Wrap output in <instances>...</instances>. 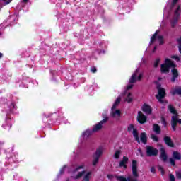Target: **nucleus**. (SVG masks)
I'll use <instances>...</instances> for the list:
<instances>
[{"mask_svg": "<svg viewBox=\"0 0 181 181\" xmlns=\"http://www.w3.org/2000/svg\"><path fill=\"white\" fill-rule=\"evenodd\" d=\"M172 67L173 69L171 70V82L175 83L176 79L179 77V71L175 68L176 67V64H175V63H173V62H172L170 59H166L165 63L160 65V71H161L162 74L169 73V69Z\"/></svg>", "mask_w": 181, "mask_h": 181, "instance_id": "1", "label": "nucleus"}, {"mask_svg": "<svg viewBox=\"0 0 181 181\" xmlns=\"http://www.w3.org/2000/svg\"><path fill=\"white\" fill-rule=\"evenodd\" d=\"M156 88L158 90V94L156 95V100H158L160 104H168V101L163 100L165 97H166V90L162 88V85L160 83H157Z\"/></svg>", "mask_w": 181, "mask_h": 181, "instance_id": "2", "label": "nucleus"}, {"mask_svg": "<svg viewBox=\"0 0 181 181\" xmlns=\"http://www.w3.org/2000/svg\"><path fill=\"white\" fill-rule=\"evenodd\" d=\"M98 131H101L96 124H95L93 127V129H87L85 131H83L81 134V138L83 139H89L90 136L94 134L95 132H98Z\"/></svg>", "mask_w": 181, "mask_h": 181, "instance_id": "3", "label": "nucleus"}, {"mask_svg": "<svg viewBox=\"0 0 181 181\" xmlns=\"http://www.w3.org/2000/svg\"><path fill=\"white\" fill-rule=\"evenodd\" d=\"M158 153H159V151L155 147H153L152 146H146V154L148 158L151 156H158Z\"/></svg>", "mask_w": 181, "mask_h": 181, "instance_id": "4", "label": "nucleus"}, {"mask_svg": "<svg viewBox=\"0 0 181 181\" xmlns=\"http://www.w3.org/2000/svg\"><path fill=\"white\" fill-rule=\"evenodd\" d=\"M110 117L115 121H119L121 119V110L119 109H112L110 110Z\"/></svg>", "mask_w": 181, "mask_h": 181, "instance_id": "5", "label": "nucleus"}, {"mask_svg": "<svg viewBox=\"0 0 181 181\" xmlns=\"http://www.w3.org/2000/svg\"><path fill=\"white\" fill-rule=\"evenodd\" d=\"M132 173L134 177H139L138 174V165L136 160L132 161Z\"/></svg>", "mask_w": 181, "mask_h": 181, "instance_id": "6", "label": "nucleus"}, {"mask_svg": "<svg viewBox=\"0 0 181 181\" xmlns=\"http://www.w3.org/2000/svg\"><path fill=\"white\" fill-rule=\"evenodd\" d=\"M102 117L103 119L95 124L100 130L103 129V125H104V124H107L110 120V117H108L107 115H102Z\"/></svg>", "mask_w": 181, "mask_h": 181, "instance_id": "7", "label": "nucleus"}, {"mask_svg": "<svg viewBox=\"0 0 181 181\" xmlns=\"http://www.w3.org/2000/svg\"><path fill=\"white\" fill-rule=\"evenodd\" d=\"M147 117L142 113V112H138L137 121L139 124H145L146 122Z\"/></svg>", "mask_w": 181, "mask_h": 181, "instance_id": "8", "label": "nucleus"}, {"mask_svg": "<svg viewBox=\"0 0 181 181\" xmlns=\"http://www.w3.org/2000/svg\"><path fill=\"white\" fill-rule=\"evenodd\" d=\"M160 158L161 160H163V162H166L168 160V155L166 154V150L165 149V147L161 146L160 148Z\"/></svg>", "mask_w": 181, "mask_h": 181, "instance_id": "9", "label": "nucleus"}, {"mask_svg": "<svg viewBox=\"0 0 181 181\" xmlns=\"http://www.w3.org/2000/svg\"><path fill=\"white\" fill-rule=\"evenodd\" d=\"M164 142L167 144V146H170V148H175V144L172 141V138L166 136L164 137Z\"/></svg>", "mask_w": 181, "mask_h": 181, "instance_id": "10", "label": "nucleus"}, {"mask_svg": "<svg viewBox=\"0 0 181 181\" xmlns=\"http://www.w3.org/2000/svg\"><path fill=\"white\" fill-rule=\"evenodd\" d=\"M122 100V97L121 95H119L116 100H115L112 106V110H116L117 107L119 105V104H121V100Z\"/></svg>", "mask_w": 181, "mask_h": 181, "instance_id": "11", "label": "nucleus"}, {"mask_svg": "<svg viewBox=\"0 0 181 181\" xmlns=\"http://www.w3.org/2000/svg\"><path fill=\"white\" fill-rule=\"evenodd\" d=\"M142 111L148 115L152 114V108L148 105H144L142 107Z\"/></svg>", "mask_w": 181, "mask_h": 181, "instance_id": "12", "label": "nucleus"}, {"mask_svg": "<svg viewBox=\"0 0 181 181\" xmlns=\"http://www.w3.org/2000/svg\"><path fill=\"white\" fill-rule=\"evenodd\" d=\"M170 93L172 95H176V94L181 95V86H175V88H173Z\"/></svg>", "mask_w": 181, "mask_h": 181, "instance_id": "13", "label": "nucleus"}, {"mask_svg": "<svg viewBox=\"0 0 181 181\" xmlns=\"http://www.w3.org/2000/svg\"><path fill=\"white\" fill-rule=\"evenodd\" d=\"M128 160H129L128 157L124 156L122 160L120 161V163H119V166L120 168H122V167H123V168H127V165H126L125 164H126V163H128Z\"/></svg>", "mask_w": 181, "mask_h": 181, "instance_id": "14", "label": "nucleus"}, {"mask_svg": "<svg viewBox=\"0 0 181 181\" xmlns=\"http://www.w3.org/2000/svg\"><path fill=\"white\" fill-rule=\"evenodd\" d=\"M136 77H138V74L134 73L129 80V84H135L136 83Z\"/></svg>", "mask_w": 181, "mask_h": 181, "instance_id": "15", "label": "nucleus"}, {"mask_svg": "<svg viewBox=\"0 0 181 181\" xmlns=\"http://www.w3.org/2000/svg\"><path fill=\"white\" fill-rule=\"evenodd\" d=\"M116 179H117V180H119V181H138L137 179L131 180V178H129V177L126 178L124 176H117Z\"/></svg>", "mask_w": 181, "mask_h": 181, "instance_id": "16", "label": "nucleus"}, {"mask_svg": "<svg viewBox=\"0 0 181 181\" xmlns=\"http://www.w3.org/2000/svg\"><path fill=\"white\" fill-rule=\"evenodd\" d=\"M173 158L175 159V160H180L181 159V154L177 151L173 152Z\"/></svg>", "mask_w": 181, "mask_h": 181, "instance_id": "17", "label": "nucleus"}, {"mask_svg": "<svg viewBox=\"0 0 181 181\" xmlns=\"http://www.w3.org/2000/svg\"><path fill=\"white\" fill-rule=\"evenodd\" d=\"M179 21V18L174 17L171 21L170 22L171 28H175L176 25H177V21Z\"/></svg>", "mask_w": 181, "mask_h": 181, "instance_id": "18", "label": "nucleus"}, {"mask_svg": "<svg viewBox=\"0 0 181 181\" xmlns=\"http://www.w3.org/2000/svg\"><path fill=\"white\" fill-rule=\"evenodd\" d=\"M132 134L133 136L135 138V141H136L138 144H141V141H139V136L138 135V130L136 129H134Z\"/></svg>", "mask_w": 181, "mask_h": 181, "instance_id": "19", "label": "nucleus"}, {"mask_svg": "<svg viewBox=\"0 0 181 181\" xmlns=\"http://www.w3.org/2000/svg\"><path fill=\"white\" fill-rule=\"evenodd\" d=\"M153 131L155 132V134L159 135L160 134V127L158 124H153Z\"/></svg>", "mask_w": 181, "mask_h": 181, "instance_id": "20", "label": "nucleus"}, {"mask_svg": "<svg viewBox=\"0 0 181 181\" xmlns=\"http://www.w3.org/2000/svg\"><path fill=\"white\" fill-rule=\"evenodd\" d=\"M181 7L180 5L177 6V8L174 11L175 16L176 18H180Z\"/></svg>", "mask_w": 181, "mask_h": 181, "instance_id": "21", "label": "nucleus"}, {"mask_svg": "<svg viewBox=\"0 0 181 181\" xmlns=\"http://www.w3.org/2000/svg\"><path fill=\"white\" fill-rule=\"evenodd\" d=\"M66 169H67V165H64L59 170V173L57 175V179L60 178V176H62V175H64V172L66 171Z\"/></svg>", "mask_w": 181, "mask_h": 181, "instance_id": "22", "label": "nucleus"}, {"mask_svg": "<svg viewBox=\"0 0 181 181\" xmlns=\"http://www.w3.org/2000/svg\"><path fill=\"white\" fill-rule=\"evenodd\" d=\"M140 139L143 144H146V133L142 132L140 136Z\"/></svg>", "mask_w": 181, "mask_h": 181, "instance_id": "23", "label": "nucleus"}, {"mask_svg": "<svg viewBox=\"0 0 181 181\" xmlns=\"http://www.w3.org/2000/svg\"><path fill=\"white\" fill-rule=\"evenodd\" d=\"M121 153H122V151H121V150H116L113 155V158H115V159H119Z\"/></svg>", "mask_w": 181, "mask_h": 181, "instance_id": "24", "label": "nucleus"}, {"mask_svg": "<svg viewBox=\"0 0 181 181\" xmlns=\"http://www.w3.org/2000/svg\"><path fill=\"white\" fill-rule=\"evenodd\" d=\"M101 155H103V150L101 148H98L93 156L100 158V156H101Z\"/></svg>", "mask_w": 181, "mask_h": 181, "instance_id": "25", "label": "nucleus"}, {"mask_svg": "<svg viewBox=\"0 0 181 181\" xmlns=\"http://www.w3.org/2000/svg\"><path fill=\"white\" fill-rule=\"evenodd\" d=\"M132 93H129L127 94V98H126L125 100H124L125 101H127V103H128V104L132 103V100H133V99H132Z\"/></svg>", "mask_w": 181, "mask_h": 181, "instance_id": "26", "label": "nucleus"}, {"mask_svg": "<svg viewBox=\"0 0 181 181\" xmlns=\"http://www.w3.org/2000/svg\"><path fill=\"white\" fill-rule=\"evenodd\" d=\"M159 30H158L153 35V36L151 37V43H153V42H155V40H156V36H158V33H159Z\"/></svg>", "mask_w": 181, "mask_h": 181, "instance_id": "27", "label": "nucleus"}, {"mask_svg": "<svg viewBox=\"0 0 181 181\" xmlns=\"http://www.w3.org/2000/svg\"><path fill=\"white\" fill-rule=\"evenodd\" d=\"M169 111L171 112V114H176V110L172 106V105H168Z\"/></svg>", "mask_w": 181, "mask_h": 181, "instance_id": "28", "label": "nucleus"}, {"mask_svg": "<svg viewBox=\"0 0 181 181\" xmlns=\"http://www.w3.org/2000/svg\"><path fill=\"white\" fill-rule=\"evenodd\" d=\"M134 129H135V127H134V124H129L127 127V131L128 132H133Z\"/></svg>", "mask_w": 181, "mask_h": 181, "instance_id": "29", "label": "nucleus"}, {"mask_svg": "<svg viewBox=\"0 0 181 181\" xmlns=\"http://www.w3.org/2000/svg\"><path fill=\"white\" fill-rule=\"evenodd\" d=\"M177 42L178 43L179 52H180V53H181V37L179 38H177Z\"/></svg>", "mask_w": 181, "mask_h": 181, "instance_id": "30", "label": "nucleus"}, {"mask_svg": "<svg viewBox=\"0 0 181 181\" xmlns=\"http://www.w3.org/2000/svg\"><path fill=\"white\" fill-rule=\"evenodd\" d=\"M100 158H98V157H95L94 156H93V166H95L98 163V160H99Z\"/></svg>", "mask_w": 181, "mask_h": 181, "instance_id": "31", "label": "nucleus"}, {"mask_svg": "<svg viewBox=\"0 0 181 181\" xmlns=\"http://www.w3.org/2000/svg\"><path fill=\"white\" fill-rule=\"evenodd\" d=\"M158 39L159 45H163V43H164L163 42V36L159 35L158 37Z\"/></svg>", "mask_w": 181, "mask_h": 181, "instance_id": "32", "label": "nucleus"}, {"mask_svg": "<svg viewBox=\"0 0 181 181\" xmlns=\"http://www.w3.org/2000/svg\"><path fill=\"white\" fill-rule=\"evenodd\" d=\"M80 169H84V166L83 165H79L76 168H75L73 170V173H76V172H78V170H80Z\"/></svg>", "mask_w": 181, "mask_h": 181, "instance_id": "33", "label": "nucleus"}, {"mask_svg": "<svg viewBox=\"0 0 181 181\" xmlns=\"http://www.w3.org/2000/svg\"><path fill=\"white\" fill-rule=\"evenodd\" d=\"M160 62V59L157 58L154 62V67L156 69L158 66H159V62Z\"/></svg>", "mask_w": 181, "mask_h": 181, "instance_id": "34", "label": "nucleus"}, {"mask_svg": "<svg viewBox=\"0 0 181 181\" xmlns=\"http://www.w3.org/2000/svg\"><path fill=\"white\" fill-rule=\"evenodd\" d=\"M151 139H153V141H154L155 142L159 141V139L155 134H151Z\"/></svg>", "mask_w": 181, "mask_h": 181, "instance_id": "35", "label": "nucleus"}, {"mask_svg": "<svg viewBox=\"0 0 181 181\" xmlns=\"http://www.w3.org/2000/svg\"><path fill=\"white\" fill-rule=\"evenodd\" d=\"M175 176L177 179H181V170L176 171Z\"/></svg>", "mask_w": 181, "mask_h": 181, "instance_id": "36", "label": "nucleus"}, {"mask_svg": "<svg viewBox=\"0 0 181 181\" xmlns=\"http://www.w3.org/2000/svg\"><path fill=\"white\" fill-rule=\"evenodd\" d=\"M169 160H170V165H172L173 166H175V165H176V162L175 161V158H170L169 159Z\"/></svg>", "mask_w": 181, "mask_h": 181, "instance_id": "37", "label": "nucleus"}, {"mask_svg": "<svg viewBox=\"0 0 181 181\" xmlns=\"http://www.w3.org/2000/svg\"><path fill=\"white\" fill-rule=\"evenodd\" d=\"M158 170L161 173V175H165V170H163V168L160 165L158 166Z\"/></svg>", "mask_w": 181, "mask_h": 181, "instance_id": "38", "label": "nucleus"}, {"mask_svg": "<svg viewBox=\"0 0 181 181\" xmlns=\"http://www.w3.org/2000/svg\"><path fill=\"white\" fill-rule=\"evenodd\" d=\"M2 2H4V5H8V4H11L12 2V0H1Z\"/></svg>", "mask_w": 181, "mask_h": 181, "instance_id": "39", "label": "nucleus"}, {"mask_svg": "<svg viewBox=\"0 0 181 181\" xmlns=\"http://www.w3.org/2000/svg\"><path fill=\"white\" fill-rule=\"evenodd\" d=\"M169 179H170V181H175V175H173V174H170Z\"/></svg>", "mask_w": 181, "mask_h": 181, "instance_id": "40", "label": "nucleus"}, {"mask_svg": "<svg viewBox=\"0 0 181 181\" xmlns=\"http://www.w3.org/2000/svg\"><path fill=\"white\" fill-rule=\"evenodd\" d=\"M90 71L92 73H97V68H95V66H93L90 69Z\"/></svg>", "mask_w": 181, "mask_h": 181, "instance_id": "41", "label": "nucleus"}, {"mask_svg": "<svg viewBox=\"0 0 181 181\" xmlns=\"http://www.w3.org/2000/svg\"><path fill=\"white\" fill-rule=\"evenodd\" d=\"M132 87H134V85L129 84V85H128V86H127L126 90H127V91H128L129 90H132Z\"/></svg>", "mask_w": 181, "mask_h": 181, "instance_id": "42", "label": "nucleus"}, {"mask_svg": "<svg viewBox=\"0 0 181 181\" xmlns=\"http://www.w3.org/2000/svg\"><path fill=\"white\" fill-rule=\"evenodd\" d=\"M161 122L164 127H166V120L163 117L161 118Z\"/></svg>", "mask_w": 181, "mask_h": 181, "instance_id": "43", "label": "nucleus"}, {"mask_svg": "<svg viewBox=\"0 0 181 181\" xmlns=\"http://www.w3.org/2000/svg\"><path fill=\"white\" fill-rule=\"evenodd\" d=\"M177 1H179V0H173V1L171 3V6L173 7L175 6V5H176V4H177Z\"/></svg>", "mask_w": 181, "mask_h": 181, "instance_id": "44", "label": "nucleus"}, {"mask_svg": "<svg viewBox=\"0 0 181 181\" xmlns=\"http://www.w3.org/2000/svg\"><path fill=\"white\" fill-rule=\"evenodd\" d=\"M173 59H174V60H177V62H180V58L177 56L173 57Z\"/></svg>", "mask_w": 181, "mask_h": 181, "instance_id": "45", "label": "nucleus"}, {"mask_svg": "<svg viewBox=\"0 0 181 181\" xmlns=\"http://www.w3.org/2000/svg\"><path fill=\"white\" fill-rule=\"evenodd\" d=\"M138 152H139L141 157H144V153L142 152V150L141 148H138Z\"/></svg>", "mask_w": 181, "mask_h": 181, "instance_id": "46", "label": "nucleus"}, {"mask_svg": "<svg viewBox=\"0 0 181 181\" xmlns=\"http://www.w3.org/2000/svg\"><path fill=\"white\" fill-rule=\"evenodd\" d=\"M138 80H139V81L142 80V74H140L138 76Z\"/></svg>", "mask_w": 181, "mask_h": 181, "instance_id": "47", "label": "nucleus"}, {"mask_svg": "<svg viewBox=\"0 0 181 181\" xmlns=\"http://www.w3.org/2000/svg\"><path fill=\"white\" fill-rule=\"evenodd\" d=\"M151 172H152V173H155V172H156L155 167H152L151 168Z\"/></svg>", "mask_w": 181, "mask_h": 181, "instance_id": "48", "label": "nucleus"}, {"mask_svg": "<svg viewBox=\"0 0 181 181\" xmlns=\"http://www.w3.org/2000/svg\"><path fill=\"white\" fill-rule=\"evenodd\" d=\"M128 90L127 89L124 90V91L122 93V95H127V92Z\"/></svg>", "mask_w": 181, "mask_h": 181, "instance_id": "49", "label": "nucleus"}, {"mask_svg": "<svg viewBox=\"0 0 181 181\" xmlns=\"http://www.w3.org/2000/svg\"><path fill=\"white\" fill-rule=\"evenodd\" d=\"M155 52H156V46L154 47V49L152 51L153 53H155Z\"/></svg>", "mask_w": 181, "mask_h": 181, "instance_id": "50", "label": "nucleus"}, {"mask_svg": "<svg viewBox=\"0 0 181 181\" xmlns=\"http://www.w3.org/2000/svg\"><path fill=\"white\" fill-rule=\"evenodd\" d=\"M134 73H136V74H138L137 73H139V69H137L135 71Z\"/></svg>", "mask_w": 181, "mask_h": 181, "instance_id": "51", "label": "nucleus"}, {"mask_svg": "<svg viewBox=\"0 0 181 181\" xmlns=\"http://www.w3.org/2000/svg\"><path fill=\"white\" fill-rule=\"evenodd\" d=\"M2 56H4V54H2V53L0 52V59H2Z\"/></svg>", "mask_w": 181, "mask_h": 181, "instance_id": "52", "label": "nucleus"}, {"mask_svg": "<svg viewBox=\"0 0 181 181\" xmlns=\"http://www.w3.org/2000/svg\"><path fill=\"white\" fill-rule=\"evenodd\" d=\"M108 179H111L112 177V175H107Z\"/></svg>", "mask_w": 181, "mask_h": 181, "instance_id": "53", "label": "nucleus"}, {"mask_svg": "<svg viewBox=\"0 0 181 181\" xmlns=\"http://www.w3.org/2000/svg\"><path fill=\"white\" fill-rule=\"evenodd\" d=\"M29 0H23V2H28Z\"/></svg>", "mask_w": 181, "mask_h": 181, "instance_id": "54", "label": "nucleus"}, {"mask_svg": "<svg viewBox=\"0 0 181 181\" xmlns=\"http://www.w3.org/2000/svg\"><path fill=\"white\" fill-rule=\"evenodd\" d=\"M143 63H145V59H142Z\"/></svg>", "mask_w": 181, "mask_h": 181, "instance_id": "55", "label": "nucleus"}, {"mask_svg": "<svg viewBox=\"0 0 181 181\" xmlns=\"http://www.w3.org/2000/svg\"><path fill=\"white\" fill-rule=\"evenodd\" d=\"M151 45H152V42H151V41H150V44H149V45L151 46Z\"/></svg>", "mask_w": 181, "mask_h": 181, "instance_id": "56", "label": "nucleus"}, {"mask_svg": "<svg viewBox=\"0 0 181 181\" xmlns=\"http://www.w3.org/2000/svg\"><path fill=\"white\" fill-rule=\"evenodd\" d=\"M66 181H70V179L68 178V179L66 180Z\"/></svg>", "mask_w": 181, "mask_h": 181, "instance_id": "57", "label": "nucleus"}, {"mask_svg": "<svg viewBox=\"0 0 181 181\" xmlns=\"http://www.w3.org/2000/svg\"><path fill=\"white\" fill-rule=\"evenodd\" d=\"M2 35V33L0 32V36H1Z\"/></svg>", "mask_w": 181, "mask_h": 181, "instance_id": "58", "label": "nucleus"}, {"mask_svg": "<svg viewBox=\"0 0 181 181\" xmlns=\"http://www.w3.org/2000/svg\"><path fill=\"white\" fill-rule=\"evenodd\" d=\"M0 145H1V143H0Z\"/></svg>", "mask_w": 181, "mask_h": 181, "instance_id": "59", "label": "nucleus"}]
</instances>
